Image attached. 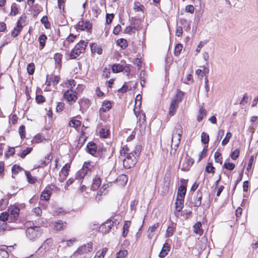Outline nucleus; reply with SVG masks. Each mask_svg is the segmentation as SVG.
Wrapping results in <instances>:
<instances>
[{
	"mask_svg": "<svg viewBox=\"0 0 258 258\" xmlns=\"http://www.w3.org/2000/svg\"><path fill=\"white\" fill-rule=\"evenodd\" d=\"M113 104L114 102L112 101H103L98 110L99 117L101 120L107 122L109 120L110 115L107 112L112 108Z\"/></svg>",
	"mask_w": 258,
	"mask_h": 258,
	"instance_id": "obj_2",
	"label": "nucleus"
},
{
	"mask_svg": "<svg viewBox=\"0 0 258 258\" xmlns=\"http://www.w3.org/2000/svg\"><path fill=\"white\" fill-rule=\"evenodd\" d=\"M33 150L32 147H27L23 150L21 153L18 154V156L22 159H24L27 155L29 154Z\"/></svg>",
	"mask_w": 258,
	"mask_h": 258,
	"instance_id": "obj_50",
	"label": "nucleus"
},
{
	"mask_svg": "<svg viewBox=\"0 0 258 258\" xmlns=\"http://www.w3.org/2000/svg\"><path fill=\"white\" fill-rule=\"evenodd\" d=\"M159 223L157 222L150 226L147 230L148 237L149 239H152L153 236V233L157 230L159 227Z\"/></svg>",
	"mask_w": 258,
	"mask_h": 258,
	"instance_id": "obj_37",
	"label": "nucleus"
},
{
	"mask_svg": "<svg viewBox=\"0 0 258 258\" xmlns=\"http://www.w3.org/2000/svg\"><path fill=\"white\" fill-rule=\"evenodd\" d=\"M62 98L69 105H72L78 99V93L74 89H68L63 93Z\"/></svg>",
	"mask_w": 258,
	"mask_h": 258,
	"instance_id": "obj_6",
	"label": "nucleus"
},
{
	"mask_svg": "<svg viewBox=\"0 0 258 258\" xmlns=\"http://www.w3.org/2000/svg\"><path fill=\"white\" fill-rule=\"evenodd\" d=\"M23 170L24 169L20 165L18 164H15L12 167V172L13 174L17 175Z\"/></svg>",
	"mask_w": 258,
	"mask_h": 258,
	"instance_id": "obj_55",
	"label": "nucleus"
},
{
	"mask_svg": "<svg viewBox=\"0 0 258 258\" xmlns=\"http://www.w3.org/2000/svg\"><path fill=\"white\" fill-rule=\"evenodd\" d=\"M45 140V137L42 134H37L33 137L31 142L32 144H37L42 143Z\"/></svg>",
	"mask_w": 258,
	"mask_h": 258,
	"instance_id": "obj_41",
	"label": "nucleus"
},
{
	"mask_svg": "<svg viewBox=\"0 0 258 258\" xmlns=\"http://www.w3.org/2000/svg\"><path fill=\"white\" fill-rule=\"evenodd\" d=\"M90 47L92 53H97L101 54L103 52V50L100 46L98 45L96 43H91L90 44Z\"/></svg>",
	"mask_w": 258,
	"mask_h": 258,
	"instance_id": "obj_33",
	"label": "nucleus"
},
{
	"mask_svg": "<svg viewBox=\"0 0 258 258\" xmlns=\"http://www.w3.org/2000/svg\"><path fill=\"white\" fill-rule=\"evenodd\" d=\"M110 131L108 127L101 128L99 131V136L102 139H108L110 137Z\"/></svg>",
	"mask_w": 258,
	"mask_h": 258,
	"instance_id": "obj_40",
	"label": "nucleus"
},
{
	"mask_svg": "<svg viewBox=\"0 0 258 258\" xmlns=\"http://www.w3.org/2000/svg\"><path fill=\"white\" fill-rule=\"evenodd\" d=\"M78 103L80 105V110L82 112L87 110L91 104V101L85 98L80 99Z\"/></svg>",
	"mask_w": 258,
	"mask_h": 258,
	"instance_id": "obj_20",
	"label": "nucleus"
},
{
	"mask_svg": "<svg viewBox=\"0 0 258 258\" xmlns=\"http://www.w3.org/2000/svg\"><path fill=\"white\" fill-rule=\"evenodd\" d=\"M232 134L231 132H228L226 134L225 137L223 139L221 142V144L223 146L226 145L229 142L230 140L232 138Z\"/></svg>",
	"mask_w": 258,
	"mask_h": 258,
	"instance_id": "obj_57",
	"label": "nucleus"
},
{
	"mask_svg": "<svg viewBox=\"0 0 258 258\" xmlns=\"http://www.w3.org/2000/svg\"><path fill=\"white\" fill-rule=\"evenodd\" d=\"M116 220L115 219L114 216H111L109 219L107 220L99 228L100 231L103 233H106L110 231L114 225H116Z\"/></svg>",
	"mask_w": 258,
	"mask_h": 258,
	"instance_id": "obj_13",
	"label": "nucleus"
},
{
	"mask_svg": "<svg viewBox=\"0 0 258 258\" xmlns=\"http://www.w3.org/2000/svg\"><path fill=\"white\" fill-rule=\"evenodd\" d=\"M71 169V163L65 164L59 172L58 180L60 182H64L69 174Z\"/></svg>",
	"mask_w": 258,
	"mask_h": 258,
	"instance_id": "obj_15",
	"label": "nucleus"
},
{
	"mask_svg": "<svg viewBox=\"0 0 258 258\" xmlns=\"http://www.w3.org/2000/svg\"><path fill=\"white\" fill-rule=\"evenodd\" d=\"M77 37L78 36L77 35H74L72 33H70L66 39L65 41L67 42L68 44H70L72 43H73L77 38Z\"/></svg>",
	"mask_w": 258,
	"mask_h": 258,
	"instance_id": "obj_61",
	"label": "nucleus"
},
{
	"mask_svg": "<svg viewBox=\"0 0 258 258\" xmlns=\"http://www.w3.org/2000/svg\"><path fill=\"white\" fill-rule=\"evenodd\" d=\"M127 254L128 251L127 250H120L116 253L115 258H125Z\"/></svg>",
	"mask_w": 258,
	"mask_h": 258,
	"instance_id": "obj_62",
	"label": "nucleus"
},
{
	"mask_svg": "<svg viewBox=\"0 0 258 258\" xmlns=\"http://www.w3.org/2000/svg\"><path fill=\"white\" fill-rule=\"evenodd\" d=\"M134 112L140 122L142 123L146 122V115L143 110L140 111V109L134 108Z\"/></svg>",
	"mask_w": 258,
	"mask_h": 258,
	"instance_id": "obj_32",
	"label": "nucleus"
},
{
	"mask_svg": "<svg viewBox=\"0 0 258 258\" xmlns=\"http://www.w3.org/2000/svg\"><path fill=\"white\" fill-rule=\"evenodd\" d=\"M142 146L136 145L133 150H131L128 145L122 146L119 151L120 155L124 157L123 160V165L126 169L133 167L137 161V158L141 154Z\"/></svg>",
	"mask_w": 258,
	"mask_h": 258,
	"instance_id": "obj_1",
	"label": "nucleus"
},
{
	"mask_svg": "<svg viewBox=\"0 0 258 258\" xmlns=\"http://www.w3.org/2000/svg\"><path fill=\"white\" fill-rule=\"evenodd\" d=\"M116 44L122 49H125L128 46V42L125 39L119 38L116 40Z\"/></svg>",
	"mask_w": 258,
	"mask_h": 258,
	"instance_id": "obj_44",
	"label": "nucleus"
},
{
	"mask_svg": "<svg viewBox=\"0 0 258 258\" xmlns=\"http://www.w3.org/2000/svg\"><path fill=\"white\" fill-rule=\"evenodd\" d=\"M48 37L44 33H41L38 37L37 41L38 45L37 47L39 50H42L45 47Z\"/></svg>",
	"mask_w": 258,
	"mask_h": 258,
	"instance_id": "obj_22",
	"label": "nucleus"
},
{
	"mask_svg": "<svg viewBox=\"0 0 258 258\" xmlns=\"http://www.w3.org/2000/svg\"><path fill=\"white\" fill-rule=\"evenodd\" d=\"M131 225V221H125L124 222V224L122 228V236L123 237H126L128 232L129 228Z\"/></svg>",
	"mask_w": 258,
	"mask_h": 258,
	"instance_id": "obj_43",
	"label": "nucleus"
},
{
	"mask_svg": "<svg viewBox=\"0 0 258 258\" xmlns=\"http://www.w3.org/2000/svg\"><path fill=\"white\" fill-rule=\"evenodd\" d=\"M7 247L0 248V258H9V254Z\"/></svg>",
	"mask_w": 258,
	"mask_h": 258,
	"instance_id": "obj_64",
	"label": "nucleus"
},
{
	"mask_svg": "<svg viewBox=\"0 0 258 258\" xmlns=\"http://www.w3.org/2000/svg\"><path fill=\"white\" fill-rule=\"evenodd\" d=\"M26 24L27 16L25 14H23L18 18L16 23V26L11 32V36L13 38L18 36L22 31L23 27L26 26Z\"/></svg>",
	"mask_w": 258,
	"mask_h": 258,
	"instance_id": "obj_4",
	"label": "nucleus"
},
{
	"mask_svg": "<svg viewBox=\"0 0 258 258\" xmlns=\"http://www.w3.org/2000/svg\"><path fill=\"white\" fill-rule=\"evenodd\" d=\"M178 103L171 100L169 107L168 115L173 116L176 113L178 107Z\"/></svg>",
	"mask_w": 258,
	"mask_h": 258,
	"instance_id": "obj_35",
	"label": "nucleus"
},
{
	"mask_svg": "<svg viewBox=\"0 0 258 258\" xmlns=\"http://www.w3.org/2000/svg\"><path fill=\"white\" fill-rule=\"evenodd\" d=\"M170 245L168 243L165 242L162 247V249L159 254V256L160 258L165 257L168 254V252L170 250Z\"/></svg>",
	"mask_w": 258,
	"mask_h": 258,
	"instance_id": "obj_28",
	"label": "nucleus"
},
{
	"mask_svg": "<svg viewBox=\"0 0 258 258\" xmlns=\"http://www.w3.org/2000/svg\"><path fill=\"white\" fill-rule=\"evenodd\" d=\"M42 230L40 226H30L27 228L26 231L27 237L30 240H36L40 238L42 235Z\"/></svg>",
	"mask_w": 258,
	"mask_h": 258,
	"instance_id": "obj_5",
	"label": "nucleus"
},
{
	"mask_svg": "<svg viewBox=\"0 0 258 258\" xmlns=\"http://www.w3.org/2000/svg\"><path fill=\"white\" fill-rule=\"evenodd\" d=\"M127 181V176L123 174L118 175L115 180L116 184L120 186H124Z\"/></svg>",
	"mask_w": 258,
	"mask_h": 258,
	"instance_id": "obj_27",
	"label": "nucleus"
},
{
	"mask_svg": "<svg viewBox=\"0 0 258 258\" xmlns=\"http://www.w3.org/2000/svg\"><path fill=\"white\" fill-rule=\"evenodd\" d=\"M57 6L60 12L64 15L66 13L65 9L66 0H57Z\"/></svg>",
	"mask_w": 258,
	"mask_h": 258,
	"instance_id": "obj_47",
	"label": "nucleus"
},
{
	"mask_svg": "<svg viewBox=\"0 0 258 258\" xmlns=\"http://www.w3.org/2000/svg\"><path fill=\"white\" fill-rule=\"evenodd\" d=\"M31 9L33 17H36L42 11V7L38 4H35L32 6H29Z\"/></svg>",
	"mask_w": 258,
	"mask_h": 258,
	"instance_id": "obj_31",
	"label": "nucleus"
},
{
	"mask_svg": "<svg viewBox=\"0 0 258 258\" xmlns=\"http://www.w3.org/2000/svg\"><path fill=\"white\" fill-rule=\"evenodd\" d=\"M138 20L136 19L132 18L131 25L126 26L123 30V33L131 34L132 33L135 34L136 31H139L140 29L139 26L138 25Z\"/></svg>",
	"mask_w": 258,
	"mask_h": 258,
	"instance_id": "obj_17",
	"label": "nucleus"
},
{
	"mask_svg": "<svg viewBox=\"0 0 258 258\" xmlns=\"http://www.w3.org/2000/svg\"><path fill=\"white\" fill-rule=\"evenodd\" d=\"M184 96V93L181 90L177 89L174 98L172 101L179 104L182 100Z\"/></svg>",
	"mask_w": 258,
	"mask_h": 258,
	"instance_id": "obj_38",
	"label": "nucleus"
},
{
	"mask_svg": "<svg viewBox=\"0 0 258 258\" xmlns=\"http://www.w3.org/2000/svg\"><path fill=\"white\" fill-rule=\"evenodd\" d=\"M18 132L21 140L24 139L26 134L25 126L23 124L20 125L18 129Z\"/></svg>",
	"mask_w": 258,
	"mask_h": 258,
	"instance_id": "obj_56",
	"label": "nucleus"
},
{
	"mask_svg": "<svg viewBox=\"0 0 258 258\" xmlns=\"http://www.w3.org/2000/svg\"><path fill=\"white\" fill-rule=\"evenodd\" d=\"M59 188L55 185L51 184L47 185L42 191L40 195V200L44 201H48L53 191H59Z\"/></svg>",
	"mask_w": 258,
	"mask_h": 258,
	"instance_id": "obj_9",
	"label": "nucleus"
},
{
	"mask_svg": "<svg viewBox=\"0 0 258 258\" xmlns=\"http://www.w3.org/2000/svg\"><path fill=\"white\" fill-rule=\"evenodd\" d=\"M90 13L93 18H97L101 13V10L97 6H95L91 8Z\"/></svg>",
	"mask_w": 258,
	"mask_h": 258,
	"instance_id": "obj_51",
	"label": "nucleus"
},
{
	"mask_svg": "<svg viewBox=\"0 0 258 258\" xmlns=\"http://www.w3.org/2000/svg\"><path fill=\"white\" fill-rule=\"evenodd\" d=\"M108 251L107 247H104L97 251L95 255L94 258H104V256Z\"/></svg>",
	"mask_w": 258,
	"mask_h": 258,
	"instance_id": "obj_48",
	"label": "nucleus"
},
{
	"mask_svg": "<svg viewBox=\"0 0 258 258\" xmlns=\"http://www.w3.org/2000/svg\"><path fill=\"white\" fill-rule=\"evenodd\" d=\"M182 127L179 123H176L173 128L172 134V143H174L176 145H178L180 142L182 134Z\"/></svg>",
	"mask_w": 258,
	"mask_h": 258,
	"instance_id": "obj_10",
	"label": "nucleus"
},
{
	"mask_svg": "<svg viewBox=\"0 0 258 258\" xmlns=\"http://www.w3.org/2000/svg\"><path fill=\"white\" fill-rule=\"evenodd\" d=\"M52 158V153H48L43 159L38 161V165L36 166V168H43L45 167L51 161Z\"/></svg>",
	"mask_w": 258,
	"mask_h": 258,
	"instance_id": "obj_19",
	"label": "nucleus"
},
{
	"mask_svg": "<svg viewBox=\"0 0 258 258\" xmlns=\"http://www.w3.org/2000/svg\"><path fill=\"white\" fill-rule=\"evenodd\" d=\"M203 192L201 190H198L194 197V201L191 203L194 207H199L201 205Z\"/></svg>",
	"mask_w": 258,
	"mask_h": 258,
	"instance_id": "obj_23",
	"label": "nucleus"
},
{
	"mask_svg": "<svg viewBox=\"0 0 258 258\" xmlns=\"http://www.w3.org/2000/svg\"><path fill=\"white\" fill-rule=\"evenodd\" d=\"M142 96L140 94H138L136 96L135 98V104L134 108L140 109V107L142 104Z\"/></svg>",
	"mask_w": 258,
	"mask_h": 258,
	"instance_id": "obj_60",
	"label": "nucleus"
},
{
	"mask_svg": "<svg viewBox=\"0 0 258 258\" xmlns=\"http://www.w3.org/2000/svg\"><path fill=\"white\" fill-rule=\"evenodd\" d=\"M194 232L199 236H202L203 234L204 230L202 228V223L201 222H197L193 226Z\"/></svg>",
	"mask_w": 258,
	"mask_h": 258,
	"instance_id": "obj_39",
	"label": "nucleus"
},
{
	"mask_svg": "<svg viewBox=\"0 0 258 258\" xmlns=\"http://www.w3.org/2000/svg\"><path fill=\"white\" fill-rule=\"evenodd\" d=\"M205 171L208 173H211L213 175L215 173V168L213 165L212 163L211 162H208L205 168Z\"/></svg>",
	"mask_w": 258,
	"mask_h": 258,
	"instance_id": "obj_53",
	"label": "nucleus"
},
{
	"mask_svg": "<svg viewBox=\"0 0 258 258\" xmlns=\"http://www.w3.org/2000/svg\"><path fill=\"white\" fill-rule=\"evenodd\" d=\"M82 124L81 121L75 119V117H72L69 122V125L75 128L76 130L79 129Z\"/></svg>",
	"mask_w": 258,
	"mask_h": 258,
	"instance_id": "obj_36",
	"label": "nucleus"
},
{
	"mask_svg": "<svg viewBox=\"0 0 258 258\" xmlns=\"http://www.w3.org/2000/svg\"><path fill=\"white\" fill-rule=\"evenodd\" d=\"M184 200L176 199L174 204L175 211L174 212V215L178 217L179 213L182 211L184 207Z\"/></svg>",
	"mask_w": 258,
	"mask_h": 258,
	"instance_id": "obj_21",
	"label": "nucleus"
},
{
	"mask_svg": "<svg viewBox=\"0 0 258 258\" xmlns=\"http://www.w3.org/2000/svg\"><path fill=\"white\" fill-rule=\"evenodd\" d=\"M123 64L114 63L111 67V70L114 73H118L122 72L125 68L124 64L125 63V61H121V63Z\"/></svg>",
	"mask_w": 258,
	"mask_h": 258,
	"instance_id": "obj_30",
	"label": "nucleus"
},
{
	"mask_svg": "<svg viewBox=\"0 0 258 258\" xmlns=\"http://www.w3.org/2000/svg\"><path fill=\"white\" fill-rule=\"evenodd\" d=\"M76 85V82L73 79H67L60 84L61 86L68 89H73Z\"/></svg>",
	"mask_w": 258,
	"mask_h": 258,
	"instance_id": "obj_26",
	"label": "nucleus"
},
{
	"mask_svg": "<svg viewBox=\"0 0 258 258\" xmlns=\"http://www.w3.org/2000/svg\"><path fill=\"white\" fill-rule=\"evenodd\" d=\"M94 168V165L92 162L86 161L84 163L82 168L77 173V176L80 179H83L88 172H91L93 170Z\"/></svg>",
	"mask_w": 258,
	"mask_h": 258,
	"instance_id": "obj_11",
	"label": "nucleus"
},
{
	"mask_svg": "<svg viewBox=\"0 0 258 258\" xmlns=\"http://www.w3.org/2000/svg\"><path fill=\"white\" fill-rule=\"evenodd\" d=\"M176 225L175 223L172 222L170 225L167 227L165 235L166 237L168 238L173 235L176 231Z\"/></svg>",
	"mask_w": 258,
	"mask_h": 258,
	"instance_id": "obj_29",
	"label": "nucleus"
},
{
	"mask_svg": "<svg viewBox=\"0 0 258 258\" xmlns=\"http://www.w3.org/2000/svg\"><path fill=\"white\" fill-rule=\"evenodd\" d=\"M63 55L61 53L57 52L53 55V59L55 62V68L60 70L62 67V60Z\"/></svg>",
	"mask_w": 258,
	"mask_h": 258,
	"instance_id": "obj_25",
	"label": "nucleus"
},
{
	"mask_svg": "<svg viewBox=\"0 0 258 258\" xmlns=\"http://www.w3.org/2000/svg\"><path fill=\"white\" fill-rule=\"evenodd\" d=\"M209 136L205 132L201 134V142L204 144H208L209 142Z\"/></svg>",
	"mask_w": 258,
	"mask_h": 258,
	"instance_id": "obj_63",
	"label": "nucleus"
},
{
	"mask_svg": "<svg viewBox=\"0 0 258 258\" xmlns=\"http://www.w3.org/2000/svg\"><path fill=\"white\" fill-rule=\"evenodd\" d=\"M35 70V65L33 62L28 64L27 67V72L29 75L34 74Z\"/></svg>",
	"mask_w": 258,
	"mask_h": 258,
	"instance_id": "obj_58",
	"label": "nucleus"
},
{
	"mask_svg": "<svg viewBox=\"0 0 258 258\" xmlns=\"http://www.w3.org/2000/svg\"><path fill=\"white\" fill-rule=\"evenodd\" d=\"M41 22L44 25V27L47 29H50L51 27V24L48 21V17L47 16H44L41 19Z\"/></svg>",
	"mask_w": 258,
	"mask_h": 258,
	"instance_id": "obj_54",
	"label": "nucleus"
},
{
	"mask_svg": "<svg viewBox=\"0 0 258 258\" xmlns=\"http://www.w3.org/2000/svg\"><path fill=\"white\" fill-rule=\"evenodd\" d=\"M134 10L136 12H142L144 13L145 7L139 2H136L134 4Z\"/></svg>",
	"mask_w": 258,
	"mask_h": 258,
	"instance_id": "obj_52",
	"label": "nucleus"
},
{
	"mask_svg": "<svg viewBox=\"0 0 258 258\" xmlns=\"http://www.w3.org/2000/svg\"><path fill=\"white\" fill-rule=\"evenodd\" d=\"M25 173L27 177V181L29 183L34 184L37 181V178L32 176L30 172L28 171H25Z\"/></svg>",
	"mask_w": 258,
	"mask_h": 258,
	"instance_id": "obj_49",
	"label": "nucleus"
},
{
	"mask_svg": "<svg viewBox=\"0 0 258 258\" xmlns=\"http://www.w3.org/2000/svg\"><path fill=\"white\" fill-rule=\"evenodd\" d=\"M68 212L64 210L63 208H59L53 211V215L54 217H60L65 215Z\"/></svg>",
	"mask_w": 258,
	"mask_h": 258,
	"instance_id": "obj_46",
	"label": "nucleus"
},
{
	"mask_svg": "<svg viewBox=\"0 0 258 258\" xmlns=\"http://www.w3.org/2000/svg\"><path fill=\"white\" fill-rule=\"evenodd\" d=\"M67 226V223L61 220H57L53 223V229L57 231L64 230Z\"/></svg>",
	"mask_w": 258,
	"mask_h": 258,
	"instance_id": "obj_24",
	"label": "nucleus"
},
{
	"mask_svg": "<svg viewBox=\"0 0 258 258\" xmlns=\"http://www.w3.org/2000/svg\"><path fill=\"white\" fill-rule=\"evenodd\" d=\"M19 8L18 5L16 3H13L12 4L11 6V11L10 15L11 16H16L19 14Z\"/></svg>",
	"mask_w": 258,
	"mask_h": 258,
	"instance_id": "obj_45",
	"label": "nucleus"
},
{
	"mask_svg": "<svg viewBox=\"0 0 258 258\" xmlns=\"http://www.w3.org/2000/svg\"><path fill=\"white\" fill-rule=\"evenodd\" d=\"M88 45V42L81 40L78 42L72 49L69 57L71 59H76L86 51Z\"/></svg>",
	"mask_w": 258,
	"mask_h": 258,
	"instance_id": "obj_3",
	"label": "nucleus"
},
{
	"mask_svg": "<svg viewBox=\"0 0 258 258\" xmlns=\"http://www.w3.org/2000/svg\"><path fill=\"white\" fill-rule=\"evenodd\" d=\"M214 159L216 163L222 164L223 163V158L220 152L216 151L214 153Z\"/></svg>",
	"mask_w": 258,
	"mask_h": 258,
	"instance_id": "obj_59",
	"label": "nucleus"
},
{
	"mask_svg": "<svg viewBox=\"0 0 258 258\" xmlns=\"http://www.w3.org/2000/svg\"><path fill=\"white\" fill-rule=\"evenodd\" d=\"M78 31H85L91 33L92 31L93 25L89 20L81 18L75 27Z\"/></svg>",
	"mask_w": 258,
	"mask_h": 258,
	"instance_id": "obj_7",
	"label": "nucleus"
},
{
	"mask_svg": "<svg viewBox=\"0 0 258 258\" xmlns=\"http://www.w3.org/2000/svg\"><path fill=\"white\" fill-rule=\"evenodd\" d=\"M188 179H181L180 180L181 184L177 189L176 199L184 200L186 193Z\"/></svg>",
	"mask_w": 258,
	"mask_h": 258,
	"instance_id": "obj_14",
	"label": "nucleus"
},
{
	"mask_svg": "<svg viewBox=\"0 0 258 258\" xmlns=\"http://www.w3.org/2000/svg\"><path fill=\"white\" fill-rule=\"evenodd\" d=\"M93 250V243L90 242L86 244L79 246L76 250L75 253L77 254L82 255L91 252Z\"/></svg>",
	"mask_w": 258,
	"mask_h": 258,
	"instance_id": "obj_18",
	"label": "nucleus"
},
{
	"mask_svg": "<svg viewBox=\"0 0 258 258\" xmlns=\"http://www.w3.org/2000/svg\"><path fill=\"white\" fill-rule=\"evenodd\" d=\"M97 145L92 142H89L87 145V151L92 155H94L97 152Z\"/></svg>",
	"mask_w": 258,
	"mask_h": 258,
	"instance_id": "obj_34",
	"label": "nucleus"
},
{
	"mask_svg": "<svg viewBox=\"0 0 258 258\" xmlns=\"http://www.w3.org/2000/svg\"><path fill=\"white\" fill-rule=\"evenodd\" d=\"M207 115V111L203 106H201L199 110L197 119L198 121H201Z\"/></svg>",
	"mask_w": 258,
	"mask_h": 258,
	"instance_id": "obj_42",
	"label": "nucleus"
},
{
	"mask_svg": "<svg viewBox=\"0 0 258 258\" xmlns=\"http://www.w3.org/2000/svg\"><path fill=\"white\" fill-rule=\"evenodd\" d=\"M20 210L16 205H11L8 208V214L11 222L16 221L19 217Z\"/></svg>",
	"mask_w": 258,
	"mask_h": 258,
	"instance_id": "obj_16",
	"label": "nucleus"
},
{
	"mask_svg": "<svg viewBox=\"0 0 258 258\" xmlns=\"http://www.w3.org/2000/svg\"><path fill=\"white\" fill-rule=\"evenodd\" d=\"M60 80V77L59 75H55L54 74L47 75L46 76V81L44 84L46 87L44 90L46 91H51V89L50 87L51 86L56 87L59 82Z\"/></svg>",
	"mask_w": 258,
	"mask_h": 258,
	"instance_id": "obj_8",
	"label": "nucleus"
},
{
	"mask_svg": "<svg viewBox=\"0 0 258 258\" xmlns=\"http://www.w3.org/2000/svg\"><path fill=\"white\" fill-rule=\"evenodd\" d=\"M103 173V169L98 167L97 173L92 180V183L91 187L92 190L94 191L97 190L100 186L102 183V179L104 177Z\"/></svg>",
	"mask_w": 258,
	"mask_h": 258,
	"instance_id": "obj_12",
	"label": "nucleus"
}]
</instances>
